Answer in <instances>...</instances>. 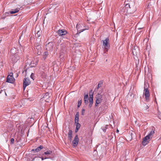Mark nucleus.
<instances>
[{"label":"nucleus","instance_id":"nucleus-1","mask_svg":"<svg viewBox=\"0 0 161 161\" xmlns=\"http://www.w3.org/2000/svg\"><path fill=\"white\" fill-rule=\"evenodd\" d=\"M101 92H99L96 97V101L95 106L97 107L99 103L103 102H106L107 98V94L105 93H102Z\"/></svg>","mask_w":161,"mask_h":161},{"label":"nucleus","instance_id":"nucleus-2","mask_svg":"<svg viewBox=\"0 0 161 161\" xmlns=\"http://www.w3.org/2000/svg\"><path fill=\"white\" fill-rule=\"evenodd\" d=\"M18 51V50L15 47H14L11 49V53L12 55L11 58L12 59L13 62H16L19 59L20 53Z\"/></svg>","mask_w":161,"mask_h":161},{"label":"nucleus","instance_id":"nucleus-3","mask_svg":"<svg viewBox=\"0 0 161 161\" xmlns=\"http://www.w3.org/2000/svg\"><path fill=\"white\" fill-rule=\"evenodd\" d=\"M154 133V131L153 130H151L149 134L143 139L142 142V144L143 145L145 146L149 142L151 139Z\"/></svg>","mask_w":161,"mask_h":161},{"label":"nucleus","instance_id":"nucleus-4","mask_svg":"<svg viewBox=\"0 0 161 161\" xmlns=\"http://www.w3.org/2000/svg\"><path fill=\"white\" fill-rule=\"evenodd\" d=\"M109 47L110 45L108 41H103V47L105 52L108 51Z\"/></svg>","mask_w":161,"mask_h":161},{"label":"nucleus","instance_id":"nucleus-5","mask_svg":"<svg viewBox=\"0 0 161 161\" xmlns=\"http://www.w3.org/2000/svg\"><path fill=\"white\" fill-rule=\"evenodd\" d=\"M66 31L64 29L59 30L58 31V33L60 36H63L64 39L65 38V36L67 33Z\"/></svg>","mask_w":161,"mask_h":161},{"label":"nucleus","instance_id":"nucleus-6","mask_svg":"<svg viewBox=\"0 0 161 161\" xmlns=\"http://www.w3.org/2000/svg\"><path fill=\"white\" fill-rule=\"evenodd\" d=\"M145 86H146L145 85L144 93L145 95V98L146 100L147 101L149 99L150 94L148 89L147 88H146Z\"/></svg>","mask_w":161,"mask_h":161},{"label":"nucleus","instance_id":"nucleus-7","mask_svg":"<svg viewBox=\"0 0 161 161\" xmlns=\"http://www.w3.org/2000/svg\"><path fill=\"white\" fill-rule=\"evenodd\" d=\"M31 82L29 78H25L23 80V88L24 90H25V87L27 86L30 85Z\"/></svg>","mask_w":161,"mask_h":161},{"label":"nucleus","instance_id":"nucleus-8","mask_svg":"<svg viewBox=\"0 0 161 161\" xmlns=\"http://www.w3.org/2000/svg\"><path fill=\"white\" fill-rule=\"evenodd\" d=\"M79 142V138L78 136H75L73 140L72 141V146L73 147H75L78 145Z\"/></svg>","mask_w":161,"mask_h":161},{"label":"nucleus","instance_id":"nucleus-9","mask_svg":"<svg viewBox=\"0 0 161 161\" xmlns=\"http://www.w3.org/2000/svg\"><path fill=\"white\" fill-rule=\"evenodd\" d=\"M139 52V50L137 47H134L132 49V53L133 55L136 56Z\"/></svg>","mask_w":161,"mask_h":161},{"label":"nucleus","instance_id":"nucleus-10","mask_svg":"<svg viewBox=\"0 0 161 161\" xmlns=\"http://www.w3.org/2000/svg\"><path fill=\"white\" fill-rule=\"evenodd\" d=\"M43 147L42 145H40L39 147H38L36 149H33L31 150V151H33L34 152H38L39 151L43 149Z\"/></svg>","mask_w":161,"mask_h":161},{"label":"nucleus","instance_id":"nucleus-11","mask_svg":"<svg viewBox=\"0 0 161 161\" xmlns=\"http://www.w3.org/2000/svg\"><path fill=\"white\" fill-rule=\"evenodd\" d=\"M72 130H69V133H68V138L69 139L70 141H71L72 139Z\"/></svg>","mask_w":161,"mask_h":161},{"label":"nucleus","instance_id":"nucleus-12","mask_svg":"<svg viewBox=\"0 0 161 161\" xmlns=\"http://www.w3.org/2000/svg\"><path fill=\"white\" fill-rule=\"evenodd\" d=\"M93 94H92V97H91V96H90V98L89 99V107L91 108L92 106L93 103Z\"/></svg>","mask_w":161,"mask_h":161},{"label":"nucleus","instance_id":"nucleus-13","mask_svg":"<svg viewBox=\"0 0 161 161\" xmlns=\"http://www.w3.org/2000/svg\"><path fill=\"white\" fill-rule=\"evenodd\" d=\"M89 100L88 96V94L84 96V100L85 103L86 105H87L88 103V101Z\"/></svg>","mask_w":161,"mask_h":161},{"label":"nucleus","instance_id":"nucleus-14","mask_svg":"<svg viewBox=\"0 0 161 161\" xmlns=\"http://www.w3.org/2000/svg\"><path fill=\"white\" fill-rule=\"evenodd\" d=\"M13 79H14V78L10 77L8 76L7 77L6 81L8 83H13Z\"/></svg>","mask_w":161,"mask_h":161},{"label":"nucleus","instance_id":"nucleus-15","mask_svg":"<svg viewBox=\"0 0 161 161\" xmlns=\"http://www.w3.org/2000/svg\"><path fill=\"white\" fill-rule=\"evenodd\" d=\"M79 119V113L77 112L75 115V123L78 122Z\"/></svg>","mask_w":161,"mask_h":161},{"label":"nucleus","instance_id":"nucleus-16","mask_svg":"<svg viewBox=\"0 0 161 161\" xmlns=\"http://www.w3.org/2000/svg\"><path fill=\"white\" fill-rule=\"evenodd\" d=\"M75 124L76 126V129L75 130V132H77L78 131L79 129H80V125L79 123H78V122L75 123Z\"/></svg>","mask_w":161,"mask_h":161},{"label":"nucleus","instance_id":"nucleus-17","mask_svg":"<svg viewBox=\"0 0 161 161\" xmlns=\"http://www.w3.org/2000/svg\"><path fill=\"white\" fill-rule=\"evenodd\" d=\"M76 28L77 29V30H78V31H79L78 33H77L76 34V36H78L79 34L81 32H82L83 31H84V30H86V29H82L80 31L79 30V25H76Z\"/></svg>","mask_w":161,"mask_h":161},{"label":"nucleus","instance_id":"nucleus-18","mask_svg":"<svg viewBox=\"0 0 161 161\" xmlns=\"http://www.w3.org/2000/svg\"><path fill=\"white\" fill-rule=\"evenodd\" d=\"M110 125H106L104 127H102V129L103 131L105 132L106 131V129L109 127H110Z\"/></svg>","mask_w":161,"mask_h":161},{"label":"nucleus","instance_id":"nucleus-19","mask_svg":"<svg viewBox=\"0 0 161 161\" xmlns=\"http://www.w3.org/2000/svg\"><path fill=\"white\" fill-rule=\"evenodd\" d=\"M48 55V53L47 52H45L43 55V58L44 59H45L47 57Z\"/></svg>","mask_w":161,"mask_h":161},{"label":"nucleus","instance_id":"nucleus-20","mask_svg":"<svg viewBox=\"0 0 161 161\" xmlns=\"http://www.w3.org/2000/svg\"><path fill=\"white\" fill-rule=\"evenodd\" d=\"M52 153V151H51L50 150H48V151H47V152H45L44 153H43V155H47V154L50 155V154H51Z\"/></svg>","mask_w":161,"mask_h":161},{"label":"nucleus","instance_id":"nucleus-21","mask_svg":"<svg viewBox=\"0 0 161 161\" xmlns=\"http://www.w3.org/2000/svg\"><path fill=\"white\" fill-rule=\"evenodd\" d=\"M129 134L131 136V138H132L133 137V136H134L135 135V132L133 131H130Z\"/></svg>","mask_w":161,"mask_h":161},{"label":"nucleus","instance_id":"nucleus-22","mask_svg":"<svg viewBox=\"0 0 161 161\" xmlns=\"http://www.w3.org/2000/svg\"><path fill=\"white\" fill-rule=\"evenodd\" d=\"M19 11V10L18 9H16L14 10L13 11H10V13L11 14H14L18 12Z\"/></svg>","mask_w":161,"mask_h":161},{"label":"nucleus","instance_id":"nucleus-23","mask_svg":"<svg viewBox=\"0 0 161 161\" xmlns=\"http://www.w3.org/2000/svg\"><path fill=\"white\" fill-rule=\"evenodd\" d=\"M49 97V93H46L45 95L43 96V98H44L47 99Z\"/></svg>","mask_w":161,"mask_h":161},{"label":"nucleus","instance_id":"nucleus-24","mask_svg":"<svg viewBox=\"0 0 161 161\" xmlns=\"http://www.w3.org/2000/svg\"><path fill=\"white\" fill-rule=\"evenodd\" d=\"M81 103H82L81 100H80L78 101V105H77V106H78V108H79L80 106L81 105Z\"/></svg>","mask_w":161,"mask_h":161},{"label":"nucleus","instance_id":"nucleus-25","mask_svg":"<svg viewBox=\"0 0 161 161\" xmlns=\"http://www.w3.org/2000/svg\"><path fill=\"white\" fill-rule=\"evenodd\" d=\"M41 32L38 31L37 32L36 34V36H37L38 37H39L40 35Z\"/></svg>","mask_w":161,"mask_h":161},{"label":"nucleus","instance_id":"nucleus-26","mask_svg":"<svg viewBox=\"0 0 161 161\" xmlns=\"http://www.w3.org/2000/svg\"><path fill=\"white\" fill-rule=\"evenodd\" d=\"M34 74L33 73H32L30 77H31V79H33V80H34Z\"/></svg>","mask_w":161,"mask_h":161},{"label":"nucleus","instance_id":"nucleus-27","mask_svg":"<svg viewBox=\"0 0 161 161\" xmlns=\"http://www.w3.org/2000/svg\"><path fill=\"white\" fill-rule=\"evenodd\" d=\"M42 160H44V159H47V158H50L49 157H45V158H44L43 157H41V158Z\"/></svg>","mask_w":161,"mask_h":161},{"label":"nucleus","instance_id":"nucleus-28","mask_svg":"<svg viewBox=\"0 0 161 161\" xmlns=\"http://www.w3.org/2000/svg\"><path fill=\"white\" fill-rule=\"evenodd\" d=\"M14 141V138H12L11 139V144H13Z\"/></svg>","mask_w":161,"mask_h":161},{"label":"nucleus","instance_id":"nucleus-29","mask_svg":"<svg viewBox=\"0 0 161 161\" xmlns=\"http://www.w3.org/2000/svg\"><path fill=\"white\" fill-rule=\"evenodd\" d=\"M85 112V110L84 109H83L82 110V115H83L84 114V113Z\"/></svg>","mask_w":161,"mask_h":161},{"label":"nucleus","instance_id":"nucleus-30","mask_svg":"<svg viewBox=\"0 0 161 161\" xmlns=\"http://www.w3.org/2000/svg\"><path fill=\"white\" fill-rule=\"evenodd\" d=\"M101 86V84L98 83V87L97 88V89H98V88L100 87Z\"/></svg>","mask_w":161,"mask_h":161},{"label":"nucleus","instance_id":"nucleus-31","mask_svg":"<svg viewBox=\"0 0 161 161\" xmlns=\"http://www.w3.org/2000/svg\"><path fill=\"white\" fill-rule=\"evenodd\" d=\"M151 5L150 4V3H149L147 6V8H149L150 6Z\"/></svg>","mask_w":161,"mask_h":161},{"label":"nucleus","instance_id":"nucleus-32","mask_svg":"<svg viewBox=\"0 0 161 161\" xmlns=\"http://www.w3.org/2000/svg\"><path fill=\"white\" fill-rule=\"evenodd\" d=\"M145 108L147 110L149 108V107L147 105H146V107H145Z\"/></svg>","mask_w":161,"mask_h":161},{"label":"nucleus","instance_id":"nucleus-33","mask_svg":"<svg viewBox=\"0 0 161 161\" xmlns=\"http://www.w3.org/2000/svg\"><path fill=\"white\" fill-rule=\"evenodd\" d=\"M104 40H109V39L108 37H106Z\"/></svg>","mask_w":161,"mask_h":161},{"label":"nucleus","instance_id":"nucleus-34","mask_svg":"<svg viewBox=\"0 0 161 161\" xmlns=\"http://www.w3.org/2000/svg\"><path fill=\"white\" fill-rule=\"evenodd\" d=\"M60 58H62L63 57V56H62V54H60Z\"/></svg>","mask_w":161,"mask_h":161},{"label":"nucleus","instance_id":"nucleus-35","mask_svg":"<svg viewBox=\"0 0 161 161\" xmlns=\"http://www.w3.org/2000/svg\"><path fill=\"white\" fill-rule=\"evenodd\" d=\"M13 74H12V75H11L10 76V77H11V78H13Z\"/></svg>","mask_w":161,"mask_h":161},{"label":"nucleus","instance_id":"nucleus-36","mask_svg":"<svg viewBox=\"0 0 161 161\" xmlns=\"http://www.w3.org/2000/svg\"><path fill=\"white\" fill-rule=\"evenodd\" d=\"M5 17H2V18L3 19H5Z\"/></svg>","mask_w":161,"mask_h":161},{"label":"nucleus","instance_id":"nucleus-37","mask_svg":"<svg viewBox=\"0 0 161 161\" xmlns=\"http://www.w3.org/2000/svg\"><path fill=\"white\" fill-rule=\"evenodd\" d=\"M117 132H118H118H119V130H118V129H117Z\"/></svg>","mask_w":161,"mask_h":161},{"label":"nucleus","instance_id":"nucleus-38","mask_svg":"<svg viewBox=\"0 0 161 161\" xmlns=\"http://www.w3.org/2000/svg\"><path fill=\"white\" fill-rule=\"evenodd\" d=\"M37 63H38V61H36V64H37Z\"/></svg>","mask_w":161,"mask_h":161},{"label":"nucleus","instance_id":"nucleus-39","mask_svg":"<svg viewBox=\"0 0 161 161\" xmlns=\"http://www.w3.org/2000/svg\"><path fill=\"white\" fill-rule=\"evenodd\" d=\"M127 5L129 6H130V5H127H127H126V6H127Z\"/></svg>","mask_w":161,"mask_h":161},{"label":"nucleus","instance_id":"nucleus-40","mask_svg":"<svg viewBox=\"0 0 161 161\" xmlns=\"http://www.w3.org/2000/svg\"><path fill=\"white\" fill-rule=\"evenodd\" d=\"M91 96V97H92V94L91 95L90 94V96Z\"/></svg>","mask_w":161,"mask_h":161},{"label":"nucleus","instance_id":"nucleus-41","mask_svg":"<svg viewBox=\"0 0 161 161\" xmlns=\"http://www.w3.org/2000/svg\"><path fill=\"white\" fill-rule=\"evenodd\" d=\"M50 43V42H49V43H48V44H49Z\"/></svg>","mask_w":161,"mask_h":161},{"label":"nucleus","instance_id":"nucleus-42","mask_svg":"<svg viewBox=\"0 0 161 161\" xmlns=\"http://www.w3.org/2000/svg\"><path fill=\"white\" fill-rule=\"evenodd\" d=\"M1 93V91H0V93Z\"/></svg>","mask_w":161,"mask_h":161}]
</instances>
